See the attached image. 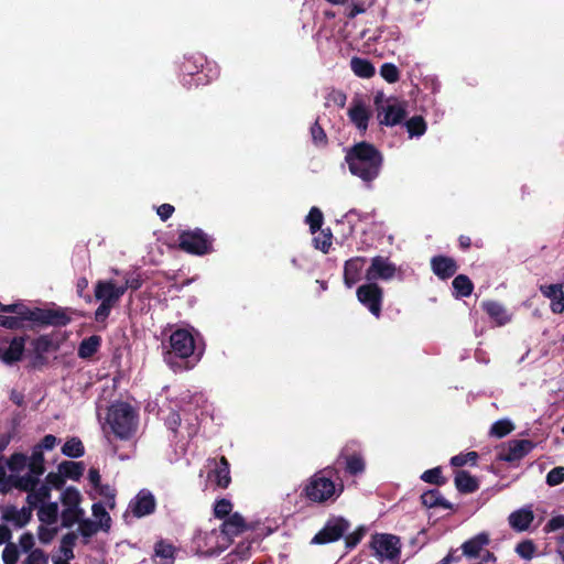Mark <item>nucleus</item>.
I'll return each mask as SVG.
<instances>
[{
	"instance_id": "obj_43",
	"label": "nucleus",
	"mask_w": 564,
	"mask_h": 564,
	"mask_svg": "<svg viewBox=\"0 0 564 564\" xmlns=\"http://www.w3.org/2000/svg\"><path fill=\"white\" fill-rule=\"evenodd\" d=\"M77 523L78 531L85 538H90L95 535L97 532L102 531V528L98 527L97 522L90 519H80Z\"/></svg>"
},
{
	"instance_id": "obj_3",
	"label": "nucleus",
	"mask_w": 564,
	"mask_h": 564,
	"mask_svg": "<svg viewBox=\"0 0 564 564\" xmlns=\"http://www.w3.org/2000/svg\"><path fill=\"white\" fill-rule=\"evenodd\" d=\"M247 530V523L245 519L234 513L229 516L219 530H212L207 536V545L213 553H219L226 550L232 542V539Z\"/></svg>"
},
{
	"instance_id": "obj_53",
	"label": "nucleus",
	"mask_w": 564,
	"mask_h": 564,
	"mask_svg": "<svg viewBox=\"0 0 564 564\" xmlns=\"http://www.w3.org/2000/svg\"><path fill=\"white\" fill-rule=\"evenodd\" d=\"M313 241L316 249H319L323 252H327L332 245V235L322 231L318 236L314 238Z\"/></svg>"
},
{
	"instance_id": "obj_33",
	"label": "nucleus",
	"mask_w": 564,
	"mask_h": 564,
	"mask_svg": "<svg viewBox=\"0 0 564 564\" xmlns=\"http://www.w3.org/2000/svg\"><path fill=\"white\" fill-rule=\"evenodd\" d=\"M94 521L97 522L98 527L102 528V531H108L111 525V518L107 512L105 506L100 502L94 503L91 507Z\"/></svg>"
},
{
	"instance_id": "obj_25",
	"label": "nucleus",
	"mask_w": 564,
	"mask_h": 564,
	"mask_svg": "<svg viewBox=\"0 0 564 564\" xmlns=\"http://www.w3.org/2000/svg\"><path fill=\"white\" fill-rule=\"evenodd\" d=\"M51 497V487L46 484L34 487L31 492L28 494L26 501L29 506L37 508L41 505L48 502Z\"/></svg>"
},
{
	"instance_id": "obj_60",
	"label": "nucleus",
	"mask_w": 564,
	"mask_h": 564,
	"mask_svg": "<svg viewBox=\"0 0 564 564\" xmlns=\"http://www.w3.org/2000/svg\"><path fill=\"white\" fill-rule=\"evenodd\" d=\"M0 312L20 314L24 318H31L21 304L3 305L0 303Z\"/></svg>"
},
{
	"instance_id": "obj_52",
	"label": "nucleus",
	"mask_w": 564,
	"mask_h": 564,
	"mask_svg": "<svg viewBox=\"0 0 564 564\" xmlns=\"http://www.w3.org/2000/svg\"><path fill=\"white\" fill-rule=\"evenodd\" d=\"M99 496L104 497L106 499L107 506L112 509L115 507V497L116 492L115 489H112L108 485H99V487L95 488Z\"/></svg>"
},
{
	"instance_id": "obj_15",
	"label": "nucleus",
	"mask_w": 564,
	"mask_h": 564,
	"mask_svg": "<svg viewBox=\"0 0 564 564\" xmlns=\"http://www.w3.org/2000/svg\"><path fill=\"white\" fill-rule=\"evenodd\" d=\"M405 116L404 108L398 101H387L378 110V119L381 124L394 126L400 123Z\"/></svg>"
},
{
	"instance_id": "obj_13",
	"label": "nucleus",
	"mask_w": 564,
	"mask_h": 564,
	"mask_svg": "<svg viewBox=\"0 0 564 564\" xmlns=\"http://www.w3.org/2000/svg\"><path fill=\"white\" fill-rule=\"evenodd\" d=\"M155 507V498L152 492L147 489L140 490L129 503V510L137 518H142L153 513Z\"/></svg>"
},
{
	"instance_id": "obj_34",
	"label": "nucleus",
	"mask_w": 564,
	"mask_h": 564,
	"mask_svg": "<svg viewBox=\"0 0 564 564\" xmlns=\"http://www.w3.org/2000/svg\"><path fill=\"white\" fill-rule=\"evenodd\" d=\"M28 467L32 474L41 476L44 474V457L40 447H35L28 458Z\"/></svg>"
},
{
	"instance_id": "obj_28",
	"label": "nucleus",
	"mask_w": 564,
	"mask_h": 564,
	"mask_svg": "<svg viewBox=\"0 0 564 564\" xmlns=\"http://www.w3.org/2000/svg\"><path fill=\"white\" fill-rule=\"evenodd\" d=\"M39 520L46 524H54L58 518V505L57 502H46L37 507Z\"/></svg>"
},
{
	"instance_id": "obj_36",
	"label": "nucleus",
	"mask_w": 564,
	"mask_h": 564,
	"mask_svg": "<svg viewBox=\"0 0 564 564\" xmlns=\"http://www.w3.org/2000/svg\"><path fill=\"white\" fill-rule=\"evenodd\" d=\"M453 288L457 296H469L474 285L467 275L459 274L453 280Z\"/></svg>"
},
{
	"instance_id": "obj_45",
	"label": "nucleus",
	"mask_w": 564,
	"mask_h": 564,
	"mask_svg": "<svg viewBox=\"0 0 564 564\" xmlns=\"http://www.w3.org/2000/svg\"><path fill=\"white\" fill-rule=\"evenodd\" d=\"M513 430V424L508 420H500L492 424L490 434L497 437H503Z\"/></svg>"
},
{
	"instance_id": "obj_17",
	"label": "nucleus",
	"mask_w": 564,
	"mask_h": 564,
	"mask_svg": "<svg viewBox=\"0 0 564 564\" xmlns=\"http://www.w3.org/2000/svg\"><path fill=\"white\" fill-rule=\"evenodd\" d=\"M534 520V513L531 507H523L511 512L508 517V523L517 532L527 531Z\"/></svg>"
},
{
	"instance_id": "obj_32",
	"label": "nucleus",
	"mask_w": 564,
	"mask_h": 564,
	"mask_svg": "<svg viewBox=\"0 0 564 564\" xmlns=\"http://www.w3.org/2000/svg\"><path fill=\"white\" fill-rule=\"evenodd\" d=\"M351 70L362 78H370L375 74L373 65L364 58L352 57L350 61Z\"/></svg>"
},
{
	"instance_id": "obj_46",
	"label": "nucleus",
	"mask_w": 564,
	"mask_h": 564,
	"mask_svg": "<svg viewBox=\"0 0 564 564\" xmlns=\"http://www.w3.org/2000/svg\"><path fill=\"white\" fill-rule=\"evenodd\" d=\"M3 564H17L19 561L18 545L8 543L2 551Z\"/></svg>"
},
{
	"instance_id": "obj_7",
	"label": "nucleus",
	"mask_w": 564,
	"mask_h": 564,
	"mask_svg": "<svg viewBox=\"0 0 564 564\" xmlns=\"http://www.w3.org/2000/svg\"><path fill=\"white\" fill-rule=\"evenodd\" d=\"M194 349L193 335L186 329H176L170 336V350L166 351L165 360L172 362L173 357L188 358L193 355Z\"/></svg>"
},
{
	"instance_id": "obj_29",
	"label": "nucleus",
	"mask_w": 564,
	"mask_h": 564,
	"mask_svg": "<svg viewBox=\"0 0 564 564\" xmlns=\"http://www.w3.org/2000/svg\"><path fill=\"white\" fill-rule=\"evenodd\" d=\"M422 503L427 508L442 507L444 509H451L452 505L444 499L441 492L436 489L425 491L421 496Z\"/></svg>"
},
{
	"instance_id": "obj_26",
	"label": "nucleus",
	"mask_w": 564,
	"mask_h": 564,
	"mask_svg": "<svg viewBox=\"0 0 564 564\" xmlns=\"http://www.w3.org/2000/svg\"><path fill=\"white\" fill-rule=\"evenodd\" d=\"M348 116L359 130L365 131L367 129L370 115L368 109L360 101H357L349 109Z\"/></svg>"
},
{
	"instance_id": "obj_12",
	"label": "nucleus",
	"mask_w": 564,
	"mask_h": 564,
	"mask_svg": "<svg viewBox=\"0 0 564 564\" xmlns=\"http://www.w3.org/2000/svg\"><path fill=\"white\" fill-rule=\"evenodd\" d=\"M349 529L344 519H335L326 524L312 540L314 544H325L339 540Z\"/></svg>"
},
{
	"instance_id": "obj_9",
	"label": "nucleus",
	"mask_w": 564,
	"mask_h": 564,
	"mask_svg": "<svg viewBox=\"0 0 564 564\" xmlns=\"http://www.w3.org/2000/svg\"><path fill=\"white\" fill-rule=\"evenodd\" d=\"M357 299L369 312L379 317L381 314L383 290L377 284L368 282L357 289Z\"/></svg>"
},
{
	"instance_id": "obj_40",
	"label": "nucleus",
	"mask_w": 564,
	"mask_h": 564,
	"mask_svg": "<svg viewBox=\"0 0 564 564\" xmlns=\"http://www.w3.org/2000/svg\"><path fill=\"white\" fill-rule=\"evenodd\" d=\"M28 465V457L24 454L15 453L7 462V466L12 473L11 475H18Z\"/></svg>"
},
{
	"instance_id": "obj_8",
	"label": "nucleus",
	"mask_w": 564,
	"mask_h": 564,
	"mask_svg": "<svg viewBox=\"0 0 564 564\" xmlns=\"http://www.w3.org/2000/svg\"><path fill=\"white\" fill-rule=\"evenodd\" d=\"M178 241L180 248L188 253L202 256L212 250V240L199 229L182 232Z\"/></svg>"
},
{
	"instance_id": "obj_51",
	"label": "nucleus",
	"mask_w": 564,
	"mask_h": 564,
	"mask_svg": "<svg viewBox=\"0 0 564 564\" xmlns=\"http://www.w3.org/2000/svg\"><path fill=\"white\" fill-rule=\"evenodd\" d=\"M516 552L519 556H521L522 558H525V560H530L533 557L534 555V552H535V546L534 544L531 542V541H523V542H520L517 547H516Z\"/></svg>"
},
{
	"instance_id": "obj_6",
	"label": "nucleus",
	"mask_w": 564,
	"mask_h": 564,
	"mask_svg": "<svg viewBox=\"0 0 564 564\" xmlns=\"http://www.w3.org/2000/svg\"><path fill=\"white\" fill-rule=\"evenodd\" d=\"M61 502L63 506L62 524L70 528L84 516V510L80 508L82 495L76 488L67 487L61 495Z\"/></svg>"
},
{
	"instance_id": "obj_35",
	"label": "nucleus",
	"mask_w": 564,
	"mask_h": 564,
	"mask_svg": "<svg viewBox=\"0 0 564 564\" xmlns=\"http://www.w3.org/2000/svg\"><path fill=\"white\" fill-rule=\"evenodd\" d=\"M100 346V337L90 336L84 339L78 348V356L82 358L91 357Z\"/></svg>"
},
{
	"instance_id": "obj_4",
	"label": "nucleus",
	"mask_w": 564,
	"mask_h": 564,
	"mask_svg": "<svg viewBox=\"0 0 564 564\" xmlns=\"http://www.w3.org/2000/svg\"><path fill=\"white\" fill-rule=\"evenodd\" d=\"M343 491V486H337L335 482L325 477L323 471L314 474L307 481L304 492L308 500L313 502H326L336 499Z\"/></svg>"
},
{
	"instance_id": "obj_56",
	"label": "nucleus",
	"mask_w": 564,
	"mask_h": 564,
	"mask_svg": "<svg viewBox=\"0 0 564 564\" xmlns=\"http://www.w3.org/2000/svg\"><path fill=\"white\" fill-rule=\"evenodd\" d=\"M311 134L312 139L315 144L317 145H325L327 142L326 133L324 132L323 128L315 122L311 128Z\"/></svg>"
},
{
	"instance_id": "obj_57",
	"label": "nucleus",
	"mask_w": 564,
	"mask_h": 564,
	"mask_svg": "<svg viewBox=\"0 0 564 564\" xmlns=\"http://www.w3.org/2000/svg\"><path fill=\"white\" fill-rule=\"evenodd\" d=\"M69 318L63 312H48L44 322L53 325H66Z\"/></svg>"
},
{
	"instance_id": "obj_39",
	"label": "nucleus",
	"mask_w": 564,
	"mask_h": 564,
	"mask_svg": "<svg viewBox=\"0 0 564 564\" xmlns=\"http://www.w3.org/2000/svg\"><path fill=\"white\" fill-rule=\"evenodd\" d=\"M62 453L68 457H80L84 454L83 443L73 437L63 445Z\"/></svg>"
},
{
	"instance_id": "obj_37",
	"label": "nucleus",
	"mask_w": 564,
	"mask_h": 564,
	"mask_svg": "<svg viewBox=\"0 0 564 564\" xmlns=\"http://www.w3.org/2000/svg\"><path fill=\"white\" fill-rule=\"evenodd\" d=\"M155 556L161 558L160 564H173L174 560V547L163 541L155 544L154 547Z\"/></svg>"
},
{
	"instance_id": "obj_20",
	"label": "nucleus",
	"mask_w": 564,
	"mask_h": 564,
	"mask_svg": "<svg viewBox=\"0 0 564 564\" xmlns=\"http://www.w3.org/2000/svg\"><path fill=\"white\" fill-rule=\"evenodd\" d=\"M490 542L489 534L481 532L462 544V552L467 557H477Z\"/></svg>"
},
{
	"instance_id": "obj_59",
	"label": "nucleus",
	"mask_w": 564,
	"mask_h": 564,
	"mask_svg": "<svg viewBox=\"0 0 564 564\" xmlns=\"http://www.w3.org/2000/svg\"><path fill=\"white\" fill-rule=\"evenodd\" d=\"M33 546H34V536H33V534L30 533V532L23 533L20 536V539H19L18 547H20L24 552H29L30 553L31 551H33L32 550Z\"/></svg>"
},
{
	"instance_id": "obj_11",
	"label": "nucleus",
	"mask_w": 564,
	"mask_h": 564,
	"mask_svg": "<svg viewBox=\"0 0 564 564\" xmlns=\"http://www.w3.org/2000/svg\"><path fill=\"white\" fill-rule=\"evenodd\" d=\"M397 272V267L387 258L375 257L371 259V264L366 271V279L368 282L375 283L377 280L388 281L391 280Z\"/></svg>"
},
{
	"instance_id": "obj_54",
	"label": "nucleus",
	"mask_w": 564,
	"mask_h": 564,
	"mask_svg": "<svg viewBox=\"0 0 564 564\" xmlns=\"http://www.w3.org/2000/svg\"><path fill=\"white\" fill-rule=\"evenodd\" d=\"M47 556L43 551L35 549L29 553L23 564H47Z\"/></svg>"
},
{
	"instance_id": "obj_30",
	"label": "nucleus",
	"mask_w": 564,
	"mask_h": 564,
	"mask_svg": "<svg viewBox=\"0 0 564 564\" xmlns=\"http://www.w3.org/2000/svg\"><path fill=\"white\" fill-rule=\"evenodd\" d=\"M484 308L487 314L498 324L503 325L509 322V316L505 307L496 302L484 303Z\"/></svg>"
},
{
	"instance_id": "obj_18",
	"label": "nucleus",
	"mask_w": 564,
	"mask_h": 564,
	"mask_svg": "<svg viewBox=\"0 0 564 564\" xmlns=\"http://www.w3.org/2000/svg\"><path fill=\"white\" fill-rule=\"evenodd\" d=\"M365 264L366 258L364 257L351 258L345 262L344 283L347 288H351L360 280Z\"/></svg>"
},
{
	"instance_id": "obj_31",
	"label": "nucleus",
	"mask_w": 564,
	"mask_h": 564,
	"mask_svg": "<svg viewBox=\"0 0 564 564\" xmlns=\"http://www.w3.org/2000/svg\"><path fill=\"white\" fill-rule=\"evenodd\" d=\"M58 471L64 478L77 480L83 475L84 466L82 463L66 460L58 465Z\"/></svg>"
},
{
	"instance_id": "obj_42",
	"label": "nucleus",
	"mask_w": 564,
	"mask_h": 564,
	"mask_svg": "<svg viewBox=\"0 0 564 564\" xmlns=\"http://www.w3.org/2000/svg\"><path fill=\"white\" fill-rule=\"evenodd\" d=\"M323 213L317 207H312L308 215L306 216V223L310 226V230L312 234H315L321 229L323 225Z\"/></svg>"
},
{
	"instance_id": "obj_14",
	"label": "nucleus",
	"mask_w": 564,
	"mask_h": 564,
	"mask_svg": "<svg viewBox=\"0 0 564 564\" xmlns=\"http://www.w3.org/2000/svg\"><path fill=\"white\" fill-rule=\"evenodd\" d=\"M124 292L126 288L116 286L115 282L111 280L98 281L95 285V297L110 305H115Z\"/></svg>"
},
{
	"instance_id": "obj_61",
	"label": "nucleus",
	"mask_w": 564,
	"mask_h": 564,
	"mask_svg": "<svg viewBox=\"0 0 564 564\" xmlns=\"http://www.w3.org/2000/svg\"><path fill=\"white\" fill-rule=\"evenodd\" d=\"M564 529V514L553 517L545 525L546 532H554Z\"/></svg>"
},
{
	"instance_id": "obj_48",
	"label": "nucleus",
	"mask_w": 564,
	"mask_h": 564,
	"mask_svg": "<svg viewBox=\"0 0 564 564\" xmlns=\"http://www.w3.org/2000/svg\"><path fill=\"white\" fill-rule=\"evenodd\" d=\"M380 74L388 83H395L400 77L397 66L390 63H386L381 66Z\"/></svg>"
},
{
	"instance_id": "obj_22",
	"label": "nucleus",
	"mask_w": 564,
	"mask_h": 564,
	"mask_svg": "<svg viewBox=\"0 0 564 564\" xmlns=\"http://www.w3.org/2000/svg\"><path fill=\"white\" fill-rule=\"evenodd\" d=\"M431 265L433 272L443 280L453 276L457 271L456 262L448 257H434L431 261Z\"/></svg>"
},
{
	"instance_id": "obj_49",
	"label": "nucleus",
	"mask_w": 564,
	"mask_h": 564,
	"mask_svg": "<svg viewBox=\"0 0 564 564\" xmlns=\"http://www.w3.org/2000/svg\"><path fill=\"white\" fill-rule=\"evenodd\" d=\"M477 458L478 454L476 452H468L467 454H459L453 456L451 459V464L455 467H462L467 463H471L474 465L476 464Z\"/></svg>"
},
{
	"instance_id": "obj_27",
	"label": "nucleus",
	"mask_w": 564,
	"mask_h": 564,
	"mask_svg": "<svg viewBox=\"0 0 564 564\" xmlns=\"http://www.w3.org/2000/svg\"><path fill=\"white\" fill-rule=\"evenodd\" d=\"M455 486L460 492L470 494L478 489V481L469 473L458 470L455 475Z\"/></svg>"
},
{
	"instance_id": "obj_19",
	"label": "nucleus",
	"mask_w": 564,
	"mask_h": 564,
	"mask_svg": "<svg viewBox=\"0 0 564 564\" xmlns=\"http://www.w3.org/2000/svg\"><path fill=\"white\" fill-rule=\"evenodd\" d=\"M208 464L214 466L213 470L208 475L209 478L214 477L218 487L227 488L231 480L227 458L223 456L218 462L216 459H209Z\"/></svg>"
},
{
	"instance_id": "obj_55",
	"label": "nucleus",
	"mask_w": 564,
	"mask_h": 564,
	"mask_svg": "<svg viewBox=\"0 0 564 564\" xmlns=\"http://www.w3.org/2000/svg\"><path fill=\"white\" fill-rule=\"evenodd\" d=\"M231 508H232V506L229 500H227V499L218 500L214 507L215 516L217 518H225V517L229 516Z\"/></svg>"
},
{
	"instance_id": "obj_16",
	"label": "nucleus",
	"mask_w": 564,
	"mask_h": 564,
	"mask_svg": "<svg viewBox=\"0 0 564 564\" xmlns=\"http://www.w3.org/2000/svg\"><path fill=\"white\" fill-rule=\"evenodd\" d=\"M32 517V508L22 507L18 509L13 506H7L1 510V520L13 524L15 528H22L29 523Z\"/></svg>"
},
{
	"instance_id": "obj_44",
	"label": "nucleus",
	"mask_w": 564,
	"mask_h": 564,
	"mask_svg": "<svg viewBox=\"0 0 564 564\" xmlns=\"http://www.w3.org/2000/svg\"><path fill=\"white\" fill-rule=\"evenodd\" d=\"M76 535L74 533H67L63 536L59 545V552L64 560H70L74 557L73 546L75 544Z\"/></svg>"
},
{
	"instance_id": "obj_10",
	"label": "nucleus",
	"mask_w": 564,
	"mask_h": 564,
	"mask_svg": "<svg viewBox=\"0 0 564 564\" xmlns=\"http://www.w3.org/2000/svg\"><path fill=\"white\" fill-rule=\"evenodd\" d=\"M533 448V443L529 440H512L502 444L497 453L499 460L514 463L522 459Z\"/></svg>"
},
{
	"instance_id": "obj_21",
	"label": "nucleus",
	"mask_w": 564,
	"mask_h": 564,
	"mask_svg": "<svg viewBox=\"0 0 564 564\" xmlns=\"http://www.w3.org/2000/svg\"><path fill=\"white\" fill-rule=\"evenodd\" d=\"M541 293L551 300V310L554 313H562L564 311V292L562 285L550 284L540 286Z\"/></svg>"
},
{
	"instance_id": "obj_2",
	"label": "nucleus",
	"mask_w": 564,
	"mask_h": 564,
	"mask_svg": "<svg viewBox=\"0 0 564 564\" xmlns=\"http://www.w3.org/2000/svg\"><path fill=\"white\" fill-rule=\"evenodd\" d=\"M107 424L116 437L129 440L137 432L138 414L130 404L117 402L108 409Z\"/></svg>"
},
{
	"instance_id": "obj_24",
	"label": "nucleus",
	"mask_w": 564,
	"mask_h": 564,
	"mask_svg": "<svg viewBox=\"0 0 564 564\" xmlns=\"http://www.w3.org/2000/svg\"><path fill=\"white\" fill-rule=\"evenodd\" d=\"M39 477L40 476L32 474L31 471L23 476H20L19 474L10 475L8 477V484L29 494L34 487L39 485Z\"/></svg>"
},
{
	"instance_id": "obj_23",
	"label": "nucleus",
	"mask_w": 564,
	"mask_h": 564,
	"mask_svg": "<svg viewBox=\"0 0 564 564\" xmlns=\"http://www.w3.org/2000/svg\"><path fill=\"white\" fill-rule=\"evenodd\" d=\"M24 350V341L22 338L12 339L9 345L0 346V359L7 364L18 361Z\"/></svg>"
},
{
	"instance_id": "obj_62",
	"label": "nucleus",
	"mask_w": 564,
	"mask_h": 564,
	"mask_svg": "<svg viewBox=\"0 0 564 564\" xmlns=\"http://www.w3.org/2000/svg\"><path fill=\"white\" fill-rule=\"evenodd\" d=\"M56 532H57L56 529H50V528H45V527L41 525L39 528V532H37L39 540L42 543H50L56 535Z\"/></svg>"
},
{
	"instance_id": "obj_50",
	"label": "nucleus",
	"mask_w": 564,
	"mask_h": 564,
	"mask_svg": "<svg viewBox=\"0 0 564 564\" xmlns=\"http://www.w3.org/2000/svg\"><path fill=\"white\" fill-rule=\"evenodd\" d=\"M564 481V467L558 466L551 469L546 475V484L549 486H557Z\"/></svg>"
},
{
	"instance_id": "obj_64",
	"label": "nucleus",
	"mask_w": 564,
	"mask_h": 564,
	"mask_svg": "<svg viewBox=\"0 0 564 564\" xmlns=\"http://www.w3.org/2000/svg\"><path fill=\"white\" fill-rule=\"evenodd\" d=\"M113 305L107 304V303H100L98 308L95 312V317L97 321H104L108 317L110 310Z\"/></svg>"
},
{
	"instance_id": "obj_5",
	"label": "nucleus",
	"mask_w": 564,
	"mask_h": 564,
	"mask_svg": "<svg viewBox=\"0 0 564 564\" xmlns=\"http://www.w3.org/2000/svg\"><path fill=\"white\" fill-rule=\"evenodd\" d=\"M371 555L383 563L398 562L401 556L400 538L389 533H376L370 539Z\"/></svg>"
},
{
	"instance_id": "obj_38",
	"label": "nucleus",
	"mask_w": 564,
	"mask_h": 564,
	"mask_svg": "<svg viewBox=\"0 0 564 564\" xmlns=\"http://www.w3.org/2000/svg\"><path fill=\"white\" fill-rule=\"evenodd\" d=\"M339 458L345 459L346 469L352 475L362 473L365 469V462L359 455H345L341 453Z\"/></svg>"
},
{
	"instance_id": "obj_1",
	"label": "nucleus",
	"mask_w": 564,
	"mask_h": 564,
	"mask_svg": "<svg viewBox=\"0 0 564 564\" xmlns=\"http://www.w3.org/2000/svg\"><path fill=\"white\" fill-rule=\"evenodd\" d=\"M345 161L352 175L370 185L381 172L383 156L372 144L359 142L347 150Z\"/></svg>"
},
{
	"instance_id": "obj_63",
	"label": "nucleus",
	"mask_w": 564,
	"mask_h": 564,
	"mask_svg": "<svg viewBox=\"0 0 564 564\" xmlns=\"http://www.w3.org/2000/svg\"><path fill=\"white\" fill-rule=\"evenodd\" d=\"M63 484H64V476H62L59 471L57 474L50 473L46 476V485H48L50 487L53 486L55 488H61L63 486Z\"/></svg>"
},
{
	"instance_id": "obj_47",
	"label": "nucleus",
	"mask_w": 564,
	"mask_h": 564,
	"mask_svg": "<svg viewBox=\"0 0 564 564\" xmlns=\"http://www.w3.org/2000/svg\"><path fill=\"white\" fill-rule=\"evenodd\" d=\"M406 128L411 137L422 135L425 132V122L422 117H413L406 122Z\"/></svg>"
},
{
	"instance_id": "obj_58",
	"label": "nucleus",
	"mask_w": 564,
	"mask_h": 564,
	"mask_svg": "<svg viewBox=\"0 0 564 564\" xmlns=\"http://www.w3.org/2000/svg\"><path fill=\"white\" fill-rule=\"evenodd\" d=\"M421 478L430 484H443L442 474L440 468H433L424 471Z\"/></svg>"
},
{
	"instance_id": "obj_41",
	"label": "nucleus",
	"mask_w": 564,
	"mask_h": 564,
	"mask_svg": "<svg viewBox=\"0 0 564 564\" xmlns=\"http://www.w3.org/2000/svg\"><path fill=\"white\" fill-rule=\"evenodd\" d=\"M23 310H25L29 314V316H31V318H29L30 321L31 319H36L37 317L35 316L34 313L30 312L26 307H24L22 305ZM25 318L22 317L20 314H17V316H4V315H0V325L3 326V327H7V328H17L20 326L21 324V321H24Z\"/></svg>"
}]
</instances>
